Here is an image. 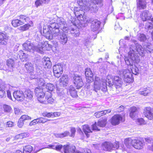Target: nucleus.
Segmentation results:
<instances>
[{"label":"nucleus","instance_id":"44","mask_svg":"<svg viewBox=\"0 0 153 153\" xmlns=\"http://www.w3.org/2000/svg\"><path fill=\"white\" fill-rule=\"evenodd\" d=\"M137 37L138 39L140 41H144L146 39V36L143 33H138Z\"/></svg>","mask_w":153,"mask_h":153},{"label":"nucleus","instance_id":"52","mask_svg":"<svg viewBox=\"0 0 153 153\" xmlns=\"http://www.w3.org/2000/svg\"><path fill=\"white\" fill-rule=\"evenodd\" d=\"M42 115L44 117H47L48 118L53 117L52 112H44L42 113Z\"/></svg>","mask_w":153,"mask_h":153},{"label":"nucleus","instance_id":"27","mask_svg":"<svg viewBox=\"0 0 153 153\" xmlns=\"http://www.w3.org/2000/svg\"><path fill=\"white\" fill-rule=\"evenodd\" d=\"M82 130L87 137H88L89 135L88 133L92 132L93 130L90 128L87 125H85L82 126Z\"/></svg>","mask_w":153,"mask_h":153},{"label":"nucleus","instance_id":"40","mask_svg":"<svg viewBox=\"0 0 153 153\" xmlns=\"http://www.w3.org/2000/svg\"><path fill=\"white\" fill-rule=\"evenodd\" d=\"M151 91L149 88H145L142 91H140L139 94H140L143 95L144 96L147 95L148 94L150 93Z\"/></svg>","mask_w":153,"mask_h":153},{"label":"nucleus","instance_id":"53","mask_svg":"<svg viewBox=\"0 0 153 153\" xmlns=\"http://www.w3.org/2000/svg\"><path fill=\"white\" fill-rule=\"evenodd\" d=\"M55 146L54 144V143H53L52 144H50L48 145L47 146H44V147L41 149L39 150H41L42 149H55V148H54Z\"/></svg>","mask_w":153,"mask_h":153},{"label":"nucleus","instance_id":"56","mask_svg":"<svg viewBox=\"0 0 153 153\" xmlns=\"http://www.w3.org/2000/svg\"><path fill=\"white\" fill-rule=\"evenodd\" d=\"M76 131V130L75 128H71V134H69V136L70 137H74Z\"/></svg>","mask_w":153,"mask_h":153},{"label":"nucleus","instance_id":"35","mask_svg":"<svg viewBox=\"0 0 153 153\" xmlns=\"http://www.w3.org/2000/svg\"><path fill=\"white\" fill-rule=\"evenodd\" d=\"M7 64L9 67L10 68L9 71H13L12 68L13 67L15 64L14 60L9 59L7 60Z\"/></svg>","mask_w":153,"mask_h":153},{"label":"nucleus","instance_id":"39","mask_svg":"<svg viewBox=\"0 0 153 153\" xmlns=\"http://www.w3.org/2000/svg\"><path fill=\"white\" fill-rule=\"evenodd\" d=\"M133 141V140H132L131 138H128L125 140L124 143L127 147L129 148L131 145L133 146L134 143Z\"/></svg>","mask_w":153,"mask_h":153},{"label":"nucleus","instance_id":"1","mask_svg":"<svg viewBox=\"0 0 153 153\" xmlns=\"http://www.w3.org/2000/svg\"><path fill=\"white\" fill-rule=\"evenodd\" d=\"M136 42V41H133L135 46L133 45L130 46L128 56H126L124 59L126 64L130 67L131 71L122 69L118 70V74L123 78L124 81L126 83H130L133 81L132 74L137 75L138 73V68L135 65H133V63H138L140 61L138 53L142 56L145 53L144 48Z\"/></svg>","mask_w":153,"mask_h":153},{"label":"nucleus","instance_id":"25","mask_svg":"<svg viewBox=\"0 0 153 153\" xmlns=\"http://www.w3.org/2000/svg\"><path fill=\"white\" fill-rule=\"evenodd\" d=\"M103 150L107 151H111L113 149L112 144L110 142H105L102 146Z\"/></svg>","mask_w":153,"mask_h":153},{"label":"nucleus","instance_id":"3","mask_svg":"<svg viewBox=\"0 0 153 153\" xmlns=\"http://www.w3.org/2000/svg\"><path fill=\"white\" fill-rule=\"evenodd\" d=\"M106 80L105 79L100 80L99 77L96 76L94 81V90L96 92L101 89L103 91L107 90Z\"/></svg>","mask_w":153,"mask_h":153},{"label":"nucleus","instance_id":"45","mask_svg":"<svg viewBox=\"0 0 153 153\" xmlns=\"http://www.w3.org/2000/svg\"><path fill=\"white\" fill-rule=\"evenodd\" d=\"M144 47L145 51L147 52L151 53L153 50L152 45L149 44L146 45H145Z\"/></svg>","mask_w":153,"mask_h":153},{"label":"nucleus","instance_id":"64","mask_svg":"<svg viewBox=\"0 0 153 153\" xmlns=\"http://www.w3.org/2000/svg\"><path fill=\"white\" fill-rule=\"evenodd\" d=\"M148 149L153 151V143L149 145L147 147Z\"/></svg>","mask_w":153,"mask_h":153},{"label":"nucleus","instance_id":"21","mask_svg":"<svg viewBox=\"0 0 153 153\" xmlns=\"http://www.w3.org/2000/svg\"><path fill=\"white\" fill-rule=\"evenodd\" d=\"M90 7H88V5L87 6L86 8H84L85 11L90 10L92 13H95L98 10V7L96 4L94 3H91L89 5Z\"/></svg>","mask_w":153,"mask_h":153},{"label":"nucleus","instance_id":"49","mask_svg":"<svg viewBox=\"0 0 153 153\" xmlns=\"http://www.w3.org/2000/svg\"><path fill=\"white\" fill-rule=\"evenodd\" d=\"M37 120L38 124H40L41 123L44 124L47 121L51 120L43 117H39L37 118Z\"/></svg>","mask_w":153,"mask_h":153},{"label":"nucleus","instance_id":"14","mask_svg":"<svg viewBox=\"0 0 153 153\" xmlns=\"http://www.w3.org/2000/svg\"><path fill=\"white\" fill-rule=\"evenodd\" d=\"M133 143H134L133 147L137 149H142L145 145L144 141H140L139 140H133Z\"/></svg>","mask_w":153,"mask_h":153},{"label":"nucleus","instance_id":"42","mask_svg":"<svg viewBox=\"0 0 153 153\" xmlns=\"http://www.w3.org/2000/svg\"><path fill=\"white\" fill-rule=\"evenodd\" d=\"M69 134L70 133L69 131H66L62 133L55 134V136L56 137L62 138L67 136L68 135H69Z\"/></svg>","mask_w":153,"mask_h":153},{"label":"nucleus","instance_id":"38","mask_svg":"<svg viewBox=\"0 0 153 153\" xmlns=\"http://www.w3.org/2000/svg\"><path fill=\"white\" fill-rule=\"evenodd\" d=\"M38 80L39 85L41 86H45L46 85L45 81L44 78L41 77H37L36 78Z\"/></svg>","mask_w":153,"mask_h":153},{"label":"nucleus","instance_id":"47","mask_svg":"<svg viewBox=\"0 0 153 153\" xmlns=\"http://www.w3.org/2000/svg\"><path fill=\"white\" fill-rule=\"evenodd\" d=\"M46 89L48 91H52L55 88L54 85L52 84L48 83L45 85Z\"/></svg>","mask_w":153,"mask_h":153},{"label":"nucleus","instance_id":"7","mask_svg":"<svg viewBox=\"0 0 153 153\" xmlns=\"http://www.w3.org/2000/svg\"><path fill=\"white\" fill-rule=\"evenodd\" d=\"M35 93L39 101L41 103H44L42 99H43L45 94L42 89L39 87H37L35 89Z\"/></svg>","mask_w":153,"mask_h":153},{"label":"nucleus","instance_id":"13","mask_svg":"<svg viewBox=\"0 0 153 153\" xmlns=\"http://www.w3.org/2000/svg\"><path fill=\"white\" fill-rule=\"evenodd\" d=\"M124 120V118L120 114L115 115L111 119V123L113 125H118L120 121Z\"/></svg>","mask_w":153,"mask_h":153},{"label":"nucleus","instance_id":"15","mask_svg":"<svg viewBox=\"0 0 153 153\" xmlns=\"http://www.w3.org/2000/svg\"><path fill=\"white\" fill-rule=\"evenodd\" d=\"M85 75L87 82L90 83L93 81V74L90 68H87L85 69Z\"/></svg>","mask_w":153,"mask_h":153},{"label":"nucleus","instance_id":"46","mask_svg":"<svg viewBox=\"0 0 153 153\" xmlns=\"http://www.w3.org/2000/svg\"><path fill=\"white\" fill-rule=\"evenodd\" d=\"M10 86L9 84L0 83V91L6 90L10 88Z\"/></svg>","mask_w":153,"mask_h":153},{"label":"nucleus","instance_id":"2","mask_svg":"<svg viewBox=\"0 0 153 153\" xmlns=\"http://www.w3.org/2000/svg\"><path fill=\"white\" fill-rule=\"evenodd\" d=\"M56 26L45 25L43 28V32L46 37L50 40L52 39L53 37L59 36L60 34L59 30Z\"/></svg>","mask_w":153,"mask_h":153},{"label":"nucleus","instance_id":"36","mask_svg":"<svg viewBox=\"0 0 153 153\" xmlns=\"http://www.w3.org/2000/svg\"><path fill=\"white\" fill-rule=\"evenodd\" d=\"M25 67L28 72L30 73L33 71V67L31 63L27 62L25 65Z\"/></svg>","mask_w":153,"mask_h":153},{"label":"nucleus","instance_id":"32","mask_svg":"<svg viewBox=\"0 0 153 153\" xmlns=\"http://www.w3.org/2000/svg\"><path fill=\"white\" fill-rule=\"evenodd\" d=\"M137 4V7L139 9H143L146 7V4L145 0H139Z\"/></svg>","mask_w":153,"mask_h":153},{"label":"nucleus","instance_id":"29","mask_svg":"<svg viewBox=\"0 0 153 153\" xmlns=\"http://www.w3.org/2000/svg\"><path fill=\"white\" fill-rule=\"evenodd\" d=\"M59 82L61 85H66L68 82V77L67 75H63L59 79Z\"/></svg>","mask_w":153,"mask_h":153},{"label":"nucleus","instance_id":"18","mask_svg":"<svg viewBox=\"0 0 153 153\" xmlns=\"http://www.w3.org/2000/svg\"><path fill=\"white\" fill-rule=\"evenodd\" d=\"M81 7H75L74 8V13L76 16H77L78 19L79 20L81 21H84L85 22L86 21V22H87V20H86V18H85V16H83L82 14H79L78 13H76V12H79L81 10Z\"/></svg>","mask_w":153,"mask_h":153},{"label":"nucleus","instance_id":"12","mask_svg":"<svg viewBox=\"0 0 153 153\" xmlns=\"http://www.w3.org/2000/svg\"><path fill=\"white\" fill-rule=\"evenodd\" d=\"M113 83L114 84L116 89H118V91H121V87L123 84L122 79L119 76H115L114 78Z\"/></svg>","mask_w":153,"mask_h":153},{"label":"nucleus","instance_id":"63","mask_svg":"<svg viewBox=\"0 0 153 153\" xmlns=\"http://www.w3.org/2000/svg\"><path fill=\"white\" fill-rule=\"evenodd\" d=\"M63 147V146L61 144H57L56 145L55 147V149L57 151H60V150Z\"/></svg>","mask_w":153,"mask_h":153},{"label":"nucleus","instance_id":"5","mask_svg":"<svg viewBox=\"0 0 153 153\" xmlns=\"http://www.w3.org/2000/svg\"><path fill=\"white\" fill-rule=\"evenodd\" d=\"M24 50L28 51L33 52L34 50L37 52V49L39 48L38 45L37 46H34L33 44L30 42L27 41L23 45Z\"/></svg>","mask_w":153,"mask_h":153},{"label":"nucleus","instance_id":"17","mask_svg":"<svg viewBox=\"0 0 153 153\" xmlns=\"http://www.w3.org/2000/svg\"><path fill=\"white\" fill-rule=\"evenodd\" d=\"M58 39L59 42L62 45H65L68 41L67 36L63 32H60V34L58 36Z\"/></svg>","mask_w":153,"mask_h":153},{"label":"nucleus","instance_id":"58","mask_svg":"<svg viewBox=\"0 0 153 153\" xmlns=\"http://www.w3.org/2000/svg\"><path fill=\"white\" fill-rule=\"evenodd\" d=\"M153 27V25L152 23H150L149 22H147L146 23V28L149 29H151Z\"/></svg>","mask_w":153,"mask_h":153},{"label":"nucleus","instance_id":"62","mask_svg":"<svg viewBox=\"0 0 153 153\" xmlns=\"http://www.w3.org/2000/svg\"><path fill=\"white\" fill-rule=\"evenodd\" d=\"M42 4L41 0H36L35 3V5L37 7L41 5Z\"/></svg>","mask_w":153,"mask_h":153},{"label":"nucleus","instance_id":"28","mask_svg":"<svg viewBox=\"0 0 153 153\" xmlns=\"http://www.w3.org/2000/svg\"><path fill=\"white\" fill-rule=\"evenodd\" d=\"M77 2L78 6L81 7L82 10H85L84 8H86L88 5V4L86 5L87 2L85 0H77Z\"/></svg>","mask_w":153,"mask_h":153},{"label":"nucleus","instance_id":"16","mask_svg":"<svg viewBox=\"0 0 153 153\" xmlns=\"http://www.w3.org/2000/svg\"><path fill=\"white\" fill-rule=\"evenodd\" d=\"M13 96L15 100L19 101H22L24 100V93L21 91H16L13 93Z\"/></svg>","mask_w":153,"mask_h":153},{"label":"nucleus","instance_id":"8","mask_svg":"<svg viewBox=\"0 0 153 153\" xmlns=\"http://www.w3.org/2000/svg\"><path fill=\"white\" fill-rule=\"evenodd\" d=\"M53 70L54 76L58 78L63 72L62 67L60 64L54 65L53 67Z\"/></svg>","mask_w":153,"mask_h":153},{"label":"nucleus","instance_id":"4","mask_svg":"<svg viewBox=\"0 0 153 153\" xmlns=\"http://www.w3.org/2000/svg\"><path fill=\"white\" fill-rule=\"evenodd\" d=\"M39 48L37 49V52L41 54L43 53V51L49 50L51 48V45L48 44L47 42H39L38 44Z\"/></svg>","mask_w":153,"mask_h":153},{"label":"nucleus","instance_id":"20","mask_svg":"<svg viewBox=\"0 0 153 153\" xmlns=\"http://www.w3.org/2000/svg\"><path fill=\"white\" fill-rule=\"evenodd\" d=\"M101 22L97 20H93L91 26V29L93 31L97 30L100 27Z\"/></svg>","mask_w":153,"mask_h":153},{"label":"nucleus","instance_id":"33","mask_svg":"<svg viewBox=\"0 0 153 153\" xmlns=\"http://www.w3.org/2000/svg\"><path fill=\"white\" fill-rule=\"evenodd\" d=\"M69 91L71 95L73 97L76 98L78 96L76 91L72 86L70 87Z\"/></svg>","mask_w":153,"mask_h":153},{"label":"nucleus","instance_id":"9","mask_svg":"<svg viewBox=\"0 0 153 153\" xmlns=\"http://www.w3.org/2000/svg\"><path fill=\"white\" fill-rule=\"evenodd\" d=\"M57 24L59 28H60L64 32L67 33L68 30L70 29L68 28L66 23L64 21L63 19H58Z\"/></svg>","mask_w":153,"mask_h":153},{"label":"nucleus","instance_id":"22","mask_svg":"<svg viewBox=\"0 0 153 153\" xmlns=\"http://www.w3.org/2000/svg\"><path fill=\"white\" fill-rule=\"evenodd\" d=\"M33 97V93L29 89H27L25 91L24 93V99H26L27 101H29L31 100Z\"/></svg>","mask_w":153,"mask_h":153},{"label":"nucleus","instance_id":"55","mask_svg":"<svg viewBox=\"0 0 153 153\" xmlns=\"http://www.w3.org/2000/svg\"><path fill=\"white\" fill-rule=\"evenodd\" d=\"M29 135V134L27 133H21L18 135L19 138L22 139L27 137Z\"/></svg>","mask_w":153,"mask_h":153},{"label":"nucleus","instance_id":"59","mask_svg":"<svg viewBox=\"0 0 153 153\" xmlns=\"http://www.w3.org/2000/svg\"><path fill=\"white\" fill-rule=\"evenodd\" d=\"M22 120L20 118L19 120V121L18 122V126L20 128H21L24 125V123Z\"/></svg>","mask_w":153,"mask_h":153},{"label":"nucleus","instance_id":"60","mask_svg":"<svg viewBox=\"0 0 153 153\" xmlns=\"http://www.w3.org/2000/svg\"><path fill=\"white\" fill-rule=\"evenodd\" d=\"M119 146L118 142L116 141L114 144H112L113 149H117L119 147Z\"/></svg>","mask_w":153,"mask_h":153},{"label":"nucleus","instance_id":"41","mask_svg":"<svg viewBox=\"0 0 153 153\" xmlns=\"http://www.w3.org/2000/svg\"><path fill=\"white\" fill-rule=\"evenodd\" d=\"M12 26L14 27H17L22 25L19 19H15L13 20L11 22Z\"/></svg>","mask_w":153,"mask_h":153},{"label":"nucleus","instance_id":"11","mask_svg":"<svg viewBox=\"0 0 153 153\" xmlns=\"http://www.w3.org/2000/svg\"><path fill=\"white\" fill-rule=\"evenodd\" d=\"M145 117L148 120H152L153 119V109L150 107H146L145 108L143 112Z\"/></svg>","mask_w":153,"mask_h":153},{"label":"nucleus","instance_id":"6","mask_svg":"<svg viewBox=\"0 0 153 153\" xmlns=\"http://www.w3.org/2000/svg\"><path fill=\"white\" fill-rule=\"evenodd\" d=\"M73 82L75 86L79 89L83 85L82 77L78 75H75L73 77Z\"/></svg>","mask_w":153,"mask_h":153},{"label":"nucleus","instance_id":"43","mask_svg":"<svg viewBox=\"0 0 153 153\" xmlns=\"http://www.w3.org/2000/svg\"><path fill=\"white\" fill-rule=\"evenodd\" d=\"M33 150V147L30 146H27L24 148V153H30Z\"/></svg>","mask_w":153,"mask_h":153},{"label":"nucleus","instance_id":"30","mask_svg":"<svg viewBox=\"0 0 153 153\" xmlns=\"http://www.w3.org/2000/svg\"><path fill=\"white\" fill-rule=\"evenodd\" d=\"M18 17L22 25L27 22L29 20V18L25 15H20Z\"/></svg>","mask_w":153,"mask_h":153},{"label":"nucleus","instance_id":"51","mask_svg":"<svg viewBox=\"0 0 153 153\" xmlns=\"http://www.w3.org/2000/svg\"><path fill=\"white\" fill-rule=\"evenodd\" d=\"M20 119L24 122L26 120H31V118L27 115H24L22 116Z\"/></svg>","mask_w":153,"mask_h":153},{"label":"nucleus","instance_id":"50","mask_svg":"<svg viewBox=\"0 0 153 153\" xmlns=\"http://www.w3.org/2000/svg\"><path fill=\"white\" fill-rule=\"evenodd\" d=\"M3 107L4 111L5 112H9L11 110V107L7 105H4Z\"/></svg>","mask_w":153,"mask_h":153},{"label":"nucleus","instance_id":"10","mask_svg":"<svg viewBox=\"0 0 153 153\" xmlns=\"http://www.w3.org/2000/svg\"><path fill=\"white\" fill-rule=\"evenodd\" d=\"M107 120L105 119L98 121L97 123H95V124H93L91 126L93 130L100 131V127H104L105 126Z\"/></svg>","mask_w":153,"mask_h":153},{"label":"nucleus","instance_id":"34","mask_svg":"<svg viewBox=\"0 0 153 153\" xmlns=\"http://www.w3.org/2000/svg\"><path fill=\"white\" fill-rule=\"evenodd\" d=\"M18 54L20 59L22 61H25V59L28 57L27 55L25 53H24L22 51H19L18 52Z\"/></svg>","mask_w":153,"mask_h":153},{"label":"nucleus","instance_id":"48","mask_svg":"<svg viewBox=\"0 0 153 153\" xmlns=\"http://www.w3.org/2000/svg\"><path fill=\"white\" fill-rule=\"evenodd\" d=\"M57 93L58 96L60 98H62L65 96L64 92L63 91L62 89H60L59 90L58 88L57 90Z\"/></svg>","mask_w":153,"mask_h":153},{"label":"nucleus","instance_id":"26","mask_svg":"<svg viewBox=\"0 0 153 153\" xmlns=\"http://www.w3.org/2000/svg\"><path fill=\"white\" fill-rule=\"evenodd\" d=\"M45 94V99L48 103L52 104L55 102V100L52 97V94L51 92H47Z\"/></svg>","mask_w":153,"mask_h":153},{"label":"nucleus","instance_id":"23","mask_svg":"<svg viewBox=\"0 0 153 153\" xmlns=\"http://www.w3.org/2000/svg\"><path fill=\"white\" fill-rule=\"evenodd\" d=\"M8 39V36L6 34L2 33H0V45H6Z\"/></svg>","mask_w":153,"mask_h":153},{"label":"nucleus","instance_id":"31","mask_svg":"<svg viewBox=\"0 0 153 153\" xmlns=\"http://www.w3.org/2000/svg\"><path fill=\"white\" fill-rule=\"evenodd\" d=\"M111 111V109H108L107 110L98 111L95 113L94 114V115L97 118H99L102 116L104 115L107 113L110 112Z\"/></svg>","mask_w":153,"mask_h":153},{"label":"nucleus","instance_id":"57","mask_svg":"<svg viewBox=\"0 0 153 153\" xmlns=\"http://www.w3.org/2000/svg\"><path fill=\"white\" fill-rule=\"evenodd\" d=\"M37 124H38L37 119H34L30 123L29 125L30 126L35 125Z\"/></svg>","mask_w":153,"mask_h":153},{"label":"nucleus","instance_id":"19","mask_svg":"<svg viewBox=\"0 0 153 153\" xmlns=\"http://www.w3.org/2000/svg\"><path fill=\"white\" fill-rule=\"evenodd\" d=\"M152 15L149 11L145 10L143 11L140 15V17L143 21L149 20L151 18Z\"/></svg>","mask_w":153,"mask_h":153},{"label":"nucleus","instance_id":"54","mask_svg":"<svg viewBox=\"0 0 153 153\" xmlns=\"http://www.w3.org/2000/svg\"><path fill=\"white\" fill-rule=\"evenodd\" d=\"M137 122L140 125H145L146 123V122L142 118L138 119Z\"/></svg>","mask_w":153,"mask_h":153},{"label":"nucleus","instance_id":"24","mask_svg":"<svg viewBox=\"0 0 153 153\" xmlns=\"http://www.w3.org/2000/svg\"><path fill=\"white\" fill-rule=\"evenodd\" d=\"M42 63L43 65L45 68H49L51 67V64L49 58L45 57L43 58Z\"/></svg>","mask_w":153,"mask_h":153},{"label":"nucleus","instance_id":"61","mask_svg":"<svg viewBox=\"0 0 153 153\" xmlns=\"http://www.w3.org/2000/svg\"><path fill=\"white\" fill-rule=\"evenodd\" d=\"M137 109L136 107L133 106L130 108V112L131 116L132 114V113H137Z\"/></svg>","mask_w":153,"mask_h":153},{"label":"nucleus","instance_id":"37","mask_svg":"<svg viewBox=\"0 0 153 153\" xmlns=\"http://www.w3.org/2000/svg\"><path fill=\"white\" fill-rule=\"evenodd\" d=\"M32 25L30 24H25V25L19 27L18 28V29L21 32L26 31L28 30L29 27Z\"/></svg>","mask_w":153,"mask_h":153}]
</instances>
